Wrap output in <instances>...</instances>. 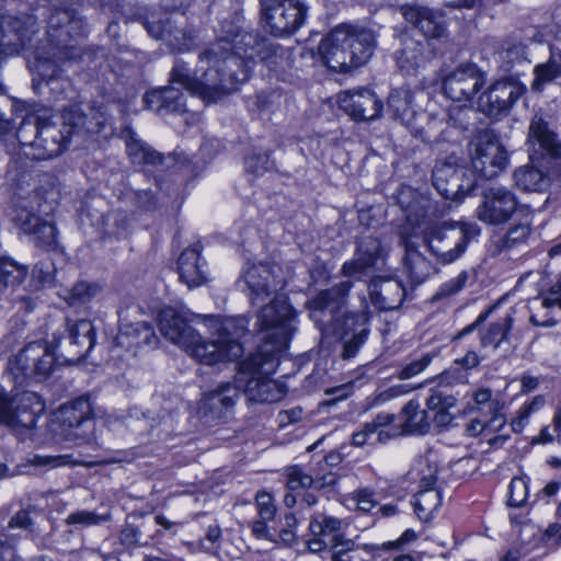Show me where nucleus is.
I'll list each match as a JSON object with an SVG mask.
<instances>
[{
  "label": "nucleus",
  "mask_w": 561,
  "mask_h": 561,
  "mask_svg": "<svg viewBox=\"0 0 561 561\" xmlns=\"http://www.w3.org/2000/svg\"><path fill=\"white\" fill-rule=\"evenodd\" d=\"M471 165L478 175L491 180L507 168V150L497 139L489 135L480 136L471 154Z\"/></svg>",
  "instance_id": "f3484780"
},
{
  "label": "nucleus",
  "mask_w": 561,
  "mask_h": 561,
  "mask_svg": "<svg viewBox=\"0 0 561 561\" xmlns=\"http://www.w3.org/2000/svg\"><path fill=\"white\" fill-rule=\"evenodd\" d=\"M400 420L399 428L402 435H424L428 433L432 423L428 412L422 409L415 399L403 405Z\"/></svg>",
  "instance_id": "f704fd0d"
},
{
  "label": "nucleus",
  "mask_w": 561,
  "mask_h": 561,
  "mask_svg": "<svg viewBox=\"0 0 561 561\" xmlns=\"http://www.w3.org/2000/svg\"><path fill=\"white\" fill-rule=\"evenodd\" d=\"M432 360H433L432 354H430V353L423 354L420 358L414 359V360L410 362L409 364H407L405 366H403L398 371V378L401 380H405V379H410V378L417 376L423 370H425L426 367H428V365L432 363Z\"/></svg>",
  "instance_id": "052dcab7"
},
{
  "label": "nucleus",
  "mask_w": 561,
  "mask_h": 561,
  "mask_svg": "<svg viewBox=\"0 0 561 561\" xmlns=\"http://www.w3.org/2000/svg\"><path fill=\"white\" fill-rule=\"evenodd\" d=\"M398 204L407 213L408 220L419 224L428 215L431 202L420 197L411 187H402L398 193Z\"/></svg>",
  "instance_id": "58836bf2"
},
{
  "label": "nucleus",
  "mask_w": 561,
  "mask_h": 561,
  "mask_svg": "<svg viewBox=\"0 0 561 561\" xmlns=\"http://www.w3.org/2000/svg\"><path fill=\"white\" fill-rule=\"evenodd\" d=\"M517 206V196L510 188L490 186L481 193V202L476 208V216L485 225L501 226L512 218Z\"/></svg>",
  "instance_id": "4468645a"
},
{
  "label": "nucleus",
  "mask_w": 561,
  "mask_h": 561,
  "mask_svg": "<svg viewBox=\"0 0 561 561\" xmlns=\"http://www.w3.org/2000/svg\"><path fill=\"white\" fill-rule=\"evenodd\" d=\"M30 69L33 72V89L38 94L61 100L71 88V82L64 76L62 69L50 58L36 57Z\"/></svg>",
  "instance_id": "a211bd4d"
},
{
  "label": "nucleus",
  "mask_w": 561,
  "mask_h": 561,
  "mask_svg": "<svg viewBox=\"0 0 561 561\" xmlns=\"http://www.w3.org/2000/svg\"><path fill=\"white\" fill-rule=\"evenodd\" d=\"M256 508L259 518L264 520H273L276 513V507L273 502V497L267 492H257L255 496Z\"/></svg>",
  "instance_id": "e2e57ef3"
},
{
  "label": "nucleus",
  "mask_w": 561,
  "mask_h": 561,
  "mask_svg": "<svg viewBox=\"0 0 561 561\" xmlns=\"http://www.w3.org/2000/svg\"><path fill=\"white\" fill-rule=\"evenodd\" d=\"M468 171L458 164V157L450 154L438 161L433 170L432 181L436 191L446 199L457 201Z\"/></svg>",
  "instance_id": "5701e85b"
},
{
  "label": "nucleus",
  "mask_w": 561,
  "mask_h": 561,
  "mask_svg": "<svg viewBox=\"0 0 561 561\" xmlns=\"http://www.w3.org/2000/svg\"><path fill=\"white\" fill-rule=\"evenodd\" d=\"M467 279V272H461L456 277L445 282L435 294V298L443 299L459 293L463 288Z\"/></svg>",
  "instance_id": "0e129e2a"
},
{
  "label": "nucleus",
  "mask_w": 561,
  "mask_h": 561,
  "mask_svg": "<svg viewBox=\"0 0 561 561\" xmlns=\"http://www.w3.org/2000/svg\"><path fill=\"white\" fill-rule=\"evenodd\" d=\"M69 455L43 456L35 455L28 461L35 467L56 468L69 462Z\"/></svg>",
  "instance_id": "774afa93"
},
{
  "label": "nucleus",
  "mask_w": 561,
  "mask_h": 561,
  "mask_svg": "<svg viewBox=\"0 0 561 561\" xmlns=\"http://www.w3.org/2000/svg\"><path fill=\"white\" fill-rule=\"evenodd\" d=\"M31 19L23 21L19 18H2V35L0 43V55H15L26 48L36 33Z\"/></svg>",
  "instance_id": "b1692460"
},
{
  "label": "nucleus",
  "mask_w": 561,
  "mask_h": 561,
  "mask_svg": "<svg viewBox=\"0 0 561 561\" xmlns=\"http://www.w3.org/2000/svg\"><path fill=\"white\" fill-rule=\"evenodd\" d=\"M526 146L530 161L549 158L558 164V172H561V138L552 123L541 113L530 118Z\"/></svg>",
  "instance_id": "ddd939ff"
},
{
  "label": "nucleus",
  "mask_w": 561,
  "mask_h": 561,
  "mask_svg": "<svg viewBox=\"0 0 561 561\" xmlns=\"http://www.w3.org/2000/svg\"><path fill=\"white\" fill-rule=\"evenodd\" d=\"M121 137L125 141L126 152L133 164L147 169L165 165L167 157L141 140L130 127L123 128Z\"/></svg>",
  "instance_id": "c85d7f7f"
},
{
  "label": "nucleus",
  "mask_w": 561,
  "mask_h": 561,
  "mask_svg": "<svg viewBox=\"0 0 561 561\" xmlns=\"http://www.w3.org/2000/svg\"><path fill=\"white\" fill-rule=\"evenodd\" d=\"M343 44L345 42V25L335 27L324 37L318 47L323 64L335 72L346 73V61L344 59Z\"/></svg>",
  "instance_id": "473e14b6"
},
{
  "label": "nucleus",
  "mask_w": 561,
  "mask_h": 561,
  "mask_svg": "<svg viewBox=\"0 0 561 561\" xmlns=\"http://www.w3.org/2000/svg\"><path fill=\"white\" fill-rule=\"evenodd\" d=\"M296 313L283 295H275L256 313V320L251 331L264 333V345L260 351L276 353L286 348L297 330Z\"/></svg>",
  "instance_id": "39448f33"
},
{
  "label": "nucleus",
  "mask_w": 561,
  "mask_h": 561,
  "mask_svg": "<svg viewBox=\"0 0 561 561\" xmlns=\"http://www.w3.org/2000/svg\"><path fill=\"white\" fill-rule=\"evenodd\" d=\"M185 20L183 15L173 18L172 26L168 28L164 43L178 53H185L192 49L194 37L190 31L185 28Z\"/></svg>",
  "instance_id": "a19ab883"
},
{
  "label": "nucleus",
  "mask_w": 561,
  "mask_h": 561,
  "mask_svg": "<svg viewBox=\"0 0 561 561\" xmlns=\"http://www.w3.org/2000/svg\"><path fill=\"white\" fill-rule=\"evenodd\" d=\"M534 76L531 89L537 92L561 77V50L551 49L548 60L535 66Z\"/></svg>",
  "instance_id": "4c0bfd02"
},
{
  "label": "nucleus",
  "mask_w": 561,
  "mask_h": 561,
  "mask_svg": "<svg viewBox=\"0 0 561 561\" xmlns=\"http://www.w3.org/2000/svg\"><path fill=\"white\" fill-rule=\"evenodd\" d=\"M473 404H468L465 412L467 414L480 410V407L488 405L491 416V424L500 422L503 425L505 420L501 413L503 404L499 400L492 399V390L490 388H479L472 393Z\"/></svg>",
  "instance_id": "37998d69"
},
{
  "label": "nucleus",
  "mask_w": 561,
  "mask_h": 561,
  "mask_svg": "<svg viewBox=\"0 0 561 561\" xmlns=\"http://www.w3.org/2000/svg\"><path fill=\"white\" fill-rule=\"evenodd\" d=\"M458 402V398L451 393L450 389L444 386H436L431 389L430 396L426 398L425 404L428 410L454 408Z\"/></svg>",
  "instance_id": "3c124183"
},
{
  "label": "nucleus",
  "mask_w": 561,
  "mask_h": 561,
  "mask_svg": "<svg viewBox=\"0 0 561 561\" xmlns=\"http://www.w3.org/2000/svg\"><path fill=\"white\" fill-rule=\"evenodd\" d=\"M528 497V482L525 478L515 477L510 483L508 504L513 507H520Z\"/></svg>",
  "instance_id": "bf43d9fd"
},
{
  "label": "nucleus",
  "mask_w": 561,
  "mask_h": 561,
  "mask_svg": "<svg viewBox=\"0 0 561 561\" xmlns=\"http://www.w3.org/2000/svg\"><path fill=\"white\" fill-rule=\"evenodd\" d=\"M535 163L530 161V163L519 167L514 171L515 185L524 192L542 193L550 187L553 175H560L561 172H558V165L556 170L549 171Z\"/></svg>",
  "instance_id": "2f4dec72"
},
{
  "label": "nucleus",
  "mask_w": 561,
  "mask_h": 561,
  "mask_svg": "<svg viewBox=\"0 0 561 561\" xmlns=\"http://www.w3.org/2000/svg\"><path fill=\"white\" fill-rule=\"evenodd\" d=\"M43 410L44 403L35 392L24 391L10 397L0 389V425L18 435L28 434Z\"/></svg>",
  "instance_id": "6e6552de"
},
{
  "label": "nucleus",
  "mask_w": 561,
  "mask_h": 561,
  "mask_svg": "<svg viewBox=\"0 0 561 561\" xmlns=\"http://www.w3.org/2000/svg\"><path fill=\"white\" fill-rule=\"evenodd\" d=\"M117 346L131 351L135 354L138 350L148 347L156 348L159 344V337L152 325L140 321L126 325L115 337Z\"/></svg>",
  "instance_id": "c756f323"
},
{
  "label": "nucleus",
  "mask_w": 561,
  "mask_h": 561,
  "mask_svg": "<svg viewBox=\"0 0 561 561\" xmlns=\"http://www.w3.org/2000/svg\"><path fill=\"white\" fill-rule=\"evenodd\" d=\"M405 266L410 278L416 284H422L437 271L435 265L410 242L405 244Z\"/></svg>",
  "instance_id": "e433bc0d"
},
{
  "label": "nucleus",
  "mask_w": 561,
  "mask_h": 561,
  "mask_svg": "<svg viewBox=\"0 0 561 561\" xmlns=\"http://www.w3.org/2000/svg\"><path fill=\"white\" fill-rule=\"evenodd\" d=\"M345 42L343 55L346 61V72L365 65L371 57L376 36L371 30L345 25Z\"/></svg>",
  "instance_id": "4be33fe9"
},
{
  "label": "nucleus",
  "mask_w": 561,
  "mask_h": 561,
  "mask_svg": "<svg viewBox=\"0 0 561 561\" xmlns=\"http://www.w3.org/2000/svg\"><path fill=\"white\" fill-rule=\"evenodd\" d=\"M440 504V492L435 489H421L414 497V511L423 520L430 519Z\"/></svg>",
  "instance_id": "49530a36"
},
{
  "label": "nucleus",
  "mask_w": 561,
  "mask_h": 561,
  "mask_svg": "<svg viewBox=\"0 0 561 561\" xmlns=\"http://www.w3.org/2000/svg\"><path fill=\"white\" fill-rule=\"evenodd\" d=\"M205 263L201 259V247L198 244L186 248L178 261L180 279L190 288L198 287L206 283L207 274Z\"/></svg>",
  "instance_id": "72a5a7b5"
},
{
  "label": "nucleus",
  "mask_w": 561,
  "mask_h": 561,
  "mask_svg": "<svg viewBox=\"0 0 561 561\" xmlns=\"http://www.w3.org/2000/svg\"><path fill=\"white\" fill-rule=\"evenodd\" d=\"M243 380L234 379L232 382H222L216 389L204 396L202 409L221 416L222 413L231 410L240 397L241 383Z\"/></svg>",
  "instance_id": "7c9ffc66"
},
{
  "label": "nucleus",
  "mask_w": 561,
  "mask_h": 561,
  "mask_svg": "<svg viewBox=\"0 0 561 561\" xmlns=\"http://www.w3.org/2000/svg\"><path fill=\"white\" fill-rule=\"evenodd\" d=\"M26 268L10 257H0V294L22 283Z\"/></svg>",
  "instance_id": "a18cd8bd"
},
{
  "label": "nucleus",
  "mask_w": 561,
  "mask_h": 561,
  "mask_svg": "<svg viewBox=\"0 0 561 561\" xmlns=\"http://www.w3.org/2000/svg\"><path fill=\"white\" fill-rule=\"evenodd\" d=\"M32 239L37 247L54 250L57 248V229L53 224L44 221Z\"/></svg>",
  "instance_id": "5fc2aeb1"
},
{
  "label": "nucleus",
  "mask_w": 561,
  "mask_h": 561,
  "mask_svg": "<svg viewBox=\"0 0 561 561\" xmlns=\"http://www.w3.org/2000/svg\"><path fill=\"white\" fill-rule=\"evenodd\" d=\"M111 520V514H98L93 511H75L70 513L65 522L69 526L77 528H85L90 526L100 525L102 523Z\"/></svg>",
  "instance_id": "8fccbe9b"
},
{
  "label": "nucleus",
  "mask_w": 561,
  "mask_h": 561,
  "mask_svg": "<svg viewBox=\"0 0 561 561\" xmlns=\"http://www.w3.org/2000/svg\"><path fill=\"white\" fill-rule=\"evenodd\" d=\"M313 474L308 473L300 466H293L287 469V488L290 491L314 488L321 490L324 486L333 485L336 482L335 474L329 472L321 474L312 469Z\"/></svg>",
  "instance_id": "c9c22d12"
},
{
  "label": "nucleus",
  "mask_w": 561,
  "mask_h": 561,
  "mask_svg": "<svg viewBox=\"0 0 561 561\" xmlns=\"http://www.w3.org/2000/svg\"><path fill=\"white\" fill-rule=\"evenodd\" d=\"M467 382L468 375L455 365L440 374L437 386H444L446 389H449L451 386L463 385Z\"/></svg>",
  "instance_id": "69168bd1"
},
{
  "label": "nucleus",
  "mask_w": 561,
  "mask_h": 561,
  "mask_svg": "<svg viewBox=\"0 0 561 561\" xmlns=\"http://www.w3.org/2000/svg\"><path fill=\"white\" fill-rule=\"evenodd\" d=\"M245 169L256 175H261L272 168L270 152L266 150L253 151L245 158Z\"/></svg>",
  "instance_id": "4d7b16f0"
},
{
  "label": "nucleus",
  "mask_w": 561,
  "mask_h": 561,
  "mask_svg": "<svg viewBox=\"0 0 561 561\" xmlns=\"http://www.w3.org/2000/svg\"><path fill=\"white\" fill-rule=\"evenodd\" d=\"M172 20L173 16L170 14H163L161 18L151 15L144 22V26L151 37L164 41L168 28L172 26Z\"/></svg>",
  "instance_id": "6e6d98bb"
},
{
  "label": "nucleus",
  "mask_w": 561,
  "mask_h": 561,
  "mask_svg": "<svg viewBox=\"0 0 561 561\" xmlns=\"http://www.w3.org/2000/svg\"><path fill=\"white\" fill-rule=\"evenodd\" d=\"M514 318L511 313L492 322L488 329L480 334V343L483 347L493 345L499 348L502 343L510 341Z\"/></svg>",
  "instance_id": "ea45409f"
},
{
  "label": "nucleus",
  "mask_w": 561,
  "mask_h": 561,
  "mask_svg": "<svg viewBox=\"0 0 561 561\" xmlns=\"http://www.w3.org/2000/svg\"><path fill=\"white\" fill-rule=\"evenodd\" d=\"M67 336L62 341L55 339V346L62 348L71 360H81L87 357L95 344V329L90 320L81 319L66 321Z\"/></svg>",
  "instance_id": "412c9836"
},
{
  "label": "nucleus",
  "mask_w": 561,
  "mask_h": 561,
  "mask_svg": "<svg viewBox=\"0 0 561 561\" xmlns=\"http://www.w3.org/2000/svg\"><path fill=\"white\" fill-rule=\"evenodd\" d=\"M244 19L234 12L220 22V35L198 55L196 68L192 71L188 62L176 58L172 79L191 89L204 100L218 101L236 91L248 80V70L239 59L228 56L231 45L245 32Z\"/></svg>",
  "instance_id": "f257e3e1"
},
{
  "label": "nucleus",
  "mask_w": 561,
  "mask_h": 561,
  "mask_svg": "<svg viewBox=\"0 0 561 561\" xmlns=\"http://www.w3.org/2000/svg\"><path fill=\"white\" fill-rule=\"evenodd\" d=\"M64 423L69 427H80L91 422V407L87 399L80 398L61 409Z\"/></svg>",
  "instance_id": "c03bdc74"
},
{
  "label": "nucleus",
  "mask_w": 561,
  "mask_h": 561,
  "mask_svg": "<svg viewBox=\"0 0 561 561\" xmlns=\"http://www.w3.org/2000/svg\"><path fill=\"white\" fill-rule=\"evenodd\" d=\"M400 11L404 20L416 27L426 39L444 35V19L438 11L419 4H404Z\"/></svg>",
  "instance_id": "cd10ccee"
},
{
  "label": "nucleus",
  "mask_w": 561,
  "mask_h": 561,
  "mask_svg": "<svg viewBox=\"0 0 561 561\" xmlns=\"http://www.w3.org/2000/svg\"><path fill=\"white\" fill-rule=\"evenodd\" d=\"M261 23L274 36H288L304 23L307 7L297 0H260Z\"/></svg>",
  "instance_id": "9b49d317"
},
{
  "label": "nucleus",
  "mask_w": 561,
  "mask_h": 561,
  "mask_svg": "<svg viewBox=\"0 0 561 561\" xmlns=\"http://www.w3.org/2000/svg\"><path fill=\"white\" fill-rule=\"evenodd\" d=\"M171 72H173V70ZM170 83L179 84L181 88L190 91L192 94L197 95L198 98H201L204 101V99L201 95H198L191 89L184 87L183 84H181L178 81H173L172 73H170ZM161 91L163 93L162 99H163L164 111H168V112H184L185 111L184 94L180 89L174 88L173 85H170V87L162 88ZM205 102L215 103L216 101L205 100Z\"/></svg>",
  "instance_id": "de8ad7c7"
},
{
  "label": "nucleus",
  "mask_w": 561,
  "mask_h": 561,
  "mask_svg": "<svg viewBox=\"0 0 561 561\" xmlns=\"http://www.w3.org/2000/svg\"><path fill=\"white\" fill-rule=\"evenodd\" d=\"M383 255V248L378 238L362 237L352 260L344 262L341 274L347 279L329 289L320 291L311 301L316 310L327 309L341 302L353 287L354 280L362 282L370 275L378 260Z\"/></svg>",
  "instance_id": "20e7f679"
},
{
  "label": "nucleus",
  "mask_w": 561,
  "mask_h": 561,
  "mask_svg": "<svg viewBox=\"0 0 561 561\" xmlns=\"http://www.w3.org/2000/svg\"><path fill=\"white\" fill-rule=\"evenodd\" d=\"M368 293L371 302L380 311L399 308L405 297L402 282L393 277H374L368 283Z\"/></svg>",
  "instance_id": "393cba45"
},
{
  "label": "nucleus",
  "mask_w": 561,
  "mask_h": 561,
  "mask_svg": "<svg viewBox=\"0 0 561 561\" xmlns=\"http://www.w3.org/2000/svg\"><path fill=\"white\" fill-rule=\"evenodd\" d=\"M480 232L481 228L474 222L434 225L423 230V241L438 263L451 264Z\"/></svg>",
  "instance_id": "423d86ee"
},
{
  "label": "nucleus",
  "mask_w": 561,
  "mask_h": 561,
  "mask_svg": "<svg viewBox=\"0 0 561 561\" xmlns=\"http://www.w3.org/2000/svg\"><path fill=\"white\" fill-rule=\"evenodd\" d=\"M55 365L54 352L45 344L32 342L9 362V370L16 383L22 385L26 380L41 382L51 375Z\"/></svg>",
  "instance_id": "1a4fd4ad"
},
{
  "label": "nucleus",
  "mask_w": 561,
  "mask_h": 561,
  "mask_svg": "<svg viewBox=\"0 0 561 561\" xmlns=\"http://www.w3.org/2000/svg\"><path fill=\"white\" fill-rule=\"evenodd\" d=\"M401 48L394 53L399 68L408 73H414L423 68L434 56L428 41H419L407 34L401 36Z\"/></svg>",
  "instance_id": "a878e982"
},
{
  "label": "nucleus",
  "mask_w": 561,
  "mask_h": 561,
  "mask_svg": "<svg viewBox=\"0 0 561 561\" xmlns=\"http://www.w3.org/2000/svg\"><path fill=\"white\" fill-rule=\"evenodd\" d=\"M15 224L26 234L33 236L44 222L37 215L27 210H21L14 218Z\"/></svg>",
  "instance_id": "680f3d73"
},
{
  "label": "nucleus",
  "mask_w": 561,
  "mask_h": 561,
  "mask_svg": "<svg viewBox=\"0 0 561 561\" xmlns=\"http://www.w3.org/2000/svg\"><path fill=\"white\" fill-rule=\"evenodd\" d=\"M525 91V85L517 80H497L481 93L478 107L492 118L506 116Z\"/></svg>",
  "instance_id": "dca6fc26"
},
{
  "label": "nucleus",
  "mask_w": 561,
  "mask_h": 561,
  "mask_svg": "<svg viewBox=\"0 0 561 561\" xmlns=\"http://www.w3.org/2000/svg\"><path fill=\"white\" fill-rule=\"evenodd\" d=\"M353 500L356 503L357 510L363 513H369L377 505L374 491L367 488L356 491Z\"/></svg>",
  "instance_id": "338daca9"
},
{
  "label": "nucleus",
  "mask_w": 561,
  "mask_h": 561,
  "mask_svg": "<svg viewBox=\"0 0 561 561\" xmlns=\"http://www.w3.org/2000/svg\"><path fill=\"white\" fill-rule=\"evenodd\" d=\"M237 379L243 380L241 389L251 402H276L283 393L277 383L268 378L275 370L274 353L259 351L239 364Z\"/></svg>",
  "instance_id": "0eeeda50"
},
{
  "label": "nucleus",
  "mask_w": 561,
  "mask_h": 561,
  "mask_svg": "<svg viewBox=\"0 0 561 561\" xmlns=\"http://www.w3.org/2000/svg\"><path fill=\"white\" fill-rule=\"evenodd\" d=\"M279 274L278 266L259 263L250 266L243 273L242 278L238 280V286L242 290L249 291L251 304L255 305L276 295L284 287V279Z\"/></svg>",
  "instance_id": "2eb2a0df"
},
{
  "label": "nucleus",
  "mask_w": 561,
  "mask_h": 561,
  "mask_svg": "<svg viewBox=\"0 0 561 561\" xmlns=\"http://www.w3.org/2000/svg\"><path fill=\"white\" fill-rule=\"evenodd\" d=\"M159 329L168 341L185 352L198 340V332L191 325V319L185 312L172 307H165L159 312Z\"/></svg>",
  "instance_id": "aec40b11"
},
{
  "label": "nucleus",
  "mask_w": 561,
  "mask_h": 561,
  "mask_svg": "<svg viewBox=\"0 0 561 561\" xmlns=\"http://www.w3.org/2000/svg\"><path fill=\"white\" fill-rule=\"evenodd\" d=\"M58 118L59 124L45 115L27 114L15 134L20 154L35 161L51 159L67 148L72 136L98 134L107 121L100 110L78 104L65 108Z\"/></svg>",
  "instance_id": "f03ea898"
},
{
  "label": "nucleus",
  "mask_w": 561,
  "mask_h": 561,
  "mask_svg": "<svg viewBox=\"0 0 561 561\" xmlns=\"http://www.w3.org/2000/svg\"><path fill=\"white\" fill-rule=\"evenodd\" d=\"M484 83L483 73L472 64L459 65L443 80L444 94L455 102H468Z\"/></svg>",
  "instance_id": "6ab92c4d"
},
{
  "label": "nucleus",
  "mask_w": 561,
  "mask_h": 561,
  "mask_svg": "<svg viewBox=\"0 0 561 561\" xmlns=\"http://www.w3.org/2000/svg\"><path fill=\"white\" fill-rule=\"evenodd\" d=\"M80 5L64 3L50 11L47 21L48 41L58 49L72 50V42L83 38L88 33V24L80 13Z\"/></svg>",
  "instance_id": "9d476101"
},
{
  "label": "nucleus",
  "mask_w": 561,
  "mask_h": 561,
  "mask_svg": "<svg viewBox=\"0 0 561 561\" xmlns=\"http://www.w3.org/2000/svg\"><path fill=\"white\" fill-rule=\"evenodd\" d=\"M341 107L356 121H373L380 116L382 103L373 91L360 89L345 93Z\"/></svg>",
  "instance_id": "bb28decb"
},
{
  "label": "nucleus",
  "mask_w": 561,
  "mask_h": 561,
  "mask_svg": "<svg viewBox=\"0 0 561 561\" xmlns=\"http://www.w3.org/2000/svg\"><path fill=\"white\" fill-rule=\"evenodd\" d=\"M56 267L50 257L39 260L32 270V279L38 287L51 286L55 279Z\"/></svg>",
  "instance_id": "864d4df0"
},
{
  "label": "nucleus",
  "mask_w": 561,
  "mask_h": 561,
  "mask_svg": "<svg viewBox=\"0 0 561 561\" xmlns=\"http://www.w3.org/2000/svg\"><path fill=\"white\" fill-rule=\"evenodd\" d=\"M284 48L260 36L257 32L245 31L232 45L228 56H236L240 66L249 71L247 61H261L268 68L276 67L284 59ZM250 73L248 72V77Z\"/></svg>",
  "instance_id": "f8f14e48"
},
{
  "label": "nucleus",
  "mask_w": 561,
  "mask_h": 561,
  "mask_svg": "<svg viewBox=\"0 0 561 561\" xmlns=\"http://www.w3.org/2000/svg\"><path fill=\"white\" fill-rule=\"evenodd\" d=\"M249 324L244 316L214 318L210 320V328L214 330L211 340L203 341L198 333V340L186 350V353L205 365L237 359L242 355L239 339L250 332Z\"/></svg>",
  "instance_id": "7ed1b4c3"
},
{
  "label": "nucleus",
  "mask_w": 561,
  "mask_h": 561,
  "mask_svg": "<svg viewBox=\"0 0 561 561\" xmlns=\"http://www.w3.org/2000/svg\"><path fill=\"white\" fill-rule=\"evenodd\" d=\"M412 100L413 95L408 87L393 89L388 96L387 112L390 113L393 119L404 123L405 118L413 112L411 107Z\"/></svg>",
  "instance_id": "79ce46f5"
},
{
  "label": "nucleus",
  "mask_w": 561,
  "mask_h": 561,
  "mask_svg": "<svg viewBox=\"0 0 561 561\" xmlns=\"http://www.w3.org/2000/svg\"><path fill=\"white\" fill-rule=\"evenodd\" d=\"M530 234V227L527 224H518L512 227L502 238L497 241L500 250H510L524 243Z\"/></svg>",
  "instance_id": "603ef678"
},
{
  "label": "nucleus",
  "mask_w": 561,
  "mask_h": 561,
  "mask_svg": "<svg viewBox=\"0 0 561 561\" xmlns=\"http://www.w3.org/2000/svg\"><path fill=\"white\" fill-rule=\"evenodd\" d=\"M100 290L99 285L94 283L78 282L69 293V299L72 305L85 304L91 300Z\"/></svg>",
  "instance_id": "13d9d810"
},
{
  "label": "nucleus",
  "mask_w": 561,
  "mask_h": 561,
  "mask_svg": "<svg viewBox=\"0 0 561 561\" xmlns=\"http://www.w3.org/2000/svg\"><path fill=\"white\" fill-rule=\"evenodd\" d=\"M341 519L328 516L322 513H316L311 516L309 530L314 537H323L334 535L341 528Z\"/></svg>",
  "instance_id": "09e8293b"
}]
</instances>
